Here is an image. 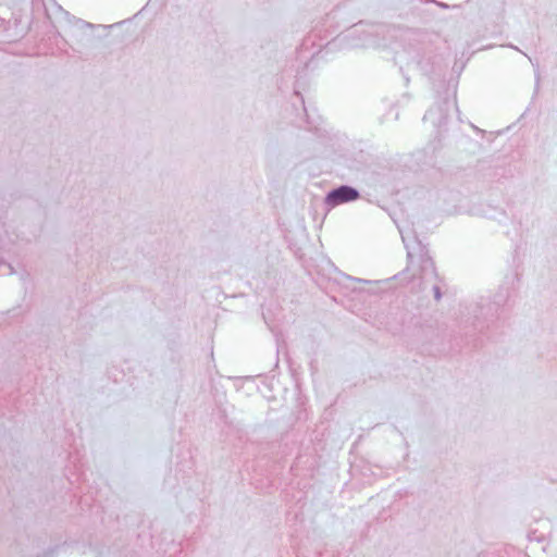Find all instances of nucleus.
Here are the masks:
<instances>
[{"label": "nucleus", "instance_id": "f257e3e1", "mask_svg": "<svg viewBox=\"0 0 557 557\" xmlns=\"http://www.w3.org/2000/svg\"><path fill=\"white\" fill-rule=\"evenodd\" d=\"M359 198V193L356 188L344 185L331 190L326 196V203L335 207L348 201H354Z\"/></svg>", "mask_w": 557, "mask_h": 557}, {"label": "nucleus", "instance_id": "423d86ee", "mask_svg": "<svg viewBox=\"0 0 557 557\" xmlns=\"http://www.w3.org/2000/svg\"><path fill=\"white\" fill-rule=\"evenodd\" d=\"M358 281H359V282L369 283V281H364V280H362V278H359Z\"/></svg>", "mask_w": 557, "mask_h": 557}, {"label": "nucleus", "instance_id": "20e7f679", "mask_svg": "<svg viewBox=\"0 0 557 557\" xmlns=\"http://www.w3.org/2000/svg\"><path fill=\"white\" fill-rule=\"evenodd\" d=\"M434 295H435V298L438 300L441 299V292H440V287L435 286L434 287Z\"/></svg>", "mask_w": 557, "mask_h": 557}, {"label": "nucleus", "instance_id": "7ed1b4c3", "mask_svg": "<svg viewBox=\"0 0 557 557\" xmlns=\"http://www.w3.org/2000/svg\"><path fill=\"white\" fill-rule=\"evenodd\" d=\"M425 121H431L433 125L441 126L445 120L446 115L444 113V110L442 106H436L431 108L423 117Z\"/></svg>", "mask_w": 557, "mask_h": 557}, {"label": "nucleus", "instance_id": "f03ea898", "mask_svg": "<svg viewBox=\"0 0 557 557\" xmlns=\"http://www.w3.org/2000/svg\"><path fill=\"white\" fill-rule=\"evenodd\" d=\"M399 232L401 234L403 242L407 248V257L409 260V267L413 265L416 262H419L422 271H424L429 268H433V262H432L431 258L426 255V252H424V249L422 247H419L420 256H419L418 260H416V255L413 252V248H411L409 246V244L407 243L404 232L401 230H399ZM418 246H420V245L418 244Z\"/></svg>", "mask_w": 557, "mask_h": 557}, {"label": "nucleus", "instance_id": "39448f33", "mask_svg": "<svg viewBox=\"0 0 557 557\" xmlns=\"http://www.w3.org/2000/svg\"><path fill=\"white\" fill-rule=\"evenodd\" d=\"M5 267L8 268V273L12 274L13 273L12 267L10 264H5Z\"/></svg>", "mask_w": 557, "mask_h": 557}]
</instances>
